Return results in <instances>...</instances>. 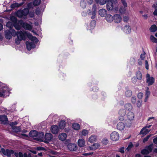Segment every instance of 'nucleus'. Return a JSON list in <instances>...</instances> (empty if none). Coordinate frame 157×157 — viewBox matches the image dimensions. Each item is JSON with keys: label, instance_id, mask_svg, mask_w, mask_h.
I'll return each mask as SVG.
<instances>
[{"label": "nucleus", "instance_id": "f257e3e1", "mask_svg": "<svg viewBox=\"0 0 157 157\" xmlns=\"http://www.w3.org/2000/svg\"><path fill=\"white\" fill-rule=\"evenodd\" d=\"M12 36H17L18 39L20 40L25 39V33L24 32L20 31L16 32L15 31L12 29L6 31L5 37L6 39H10L12 37Z\"/></svg>", "mask_w": 157, "mask_h": 157}, {"label": "nucleus", "instance_id": "f03ea898", "mask_svg": "<svg viewBox=\"0 0 157 157\" xmlns=\"http://www.w3.org/2000/svg\"><path fill=\"white\" fill-rule=\"evenodd\" d=\"M24 33H25V36H26L30 40L33 41L30 42L27 41L26 43L27 49L28 50H30L32 48H35V45L34 42L36 43L37 42L38 40L36 37L33 36L29 33L25 32H24Z\"/></svg>", "mask_w": 157, "mask_h": 157}, {"label": "nucleus", "instance_id": "7ed1b4c3", "mask_svg": "<svg viewBox=\"0 0 157 157\" xmlns=\"http://www.w3.org/2000/svg\"><path fill=\"white\" fill-rule=\"evenodd\" d=\"M118 4L116 0L108 1L106 4V8L109 11H113L117 13L119 9Z\"/></svg>", "mask_w": 157, "mask_h": 157}, {"label": "nucleus", "instance_id": "20e7f679", "mask_svg": "<svg viewBox=\"0 0 157 157\" xmlns=\"http://www.w3.org/2000/svg\"><path fill=\"white\" fill-rule=\"evenodd\" d=\"M6 155L8 157H10L11 155L15 156L16 157H32L30 154L25 153L23 155L21 152L18 153L16 152H14L12 150H6Z\"/></svg>", "mask_w": 157, "mask_h": 157}, {"label": "nucleus", "instance_id": "39448f33", "mask_svg": "<svg viewBox=\"0 0 157 157\" xmlns=\"http://www.w3.org/2000/svg\"><path fill=\"white\" fill-rule=\"evenodd\" d=\"M19 23L25 29L31 31L33 29V26L31 24H29L26 22H23L22 20L19 21Z\"/></svg>", "mask_w": 157, "mask_h": 157}, {"label": "nucleus", "instance_id": "423d86ee", "mask_svg": "<svg viewBox=\"0 0 157 157\" xmlns=\"http://www.w3.org/2000/svg\"><path fill=\"white\" fill-rule=\"evenodd\" d=\"M121 1L123 6L120 7L119 11L121 13H125L127 10V5L125 0H121Z\"/></svg>", "mask_w": 157, "mask_h": 157}, {"label": "nucleus", "instance_id": "0eeeda50", "mask_svg": "<svg viewBox=\"0 0 157 157\" xmlns=\"http://www.w3.org/2000/svg\"><path fill=\"white\" fill-rule=\"evenodd\" d=\"M153 145L151 144L149 146L146 147L144 149L142 150L141 153L143 154H147L151 152L153 148Z\"/></svg>", "mask_w": 157, "mask_h": 157}, {"label": "nucleus", "instance_id": "6e6552de", "mask_svg": "<svg viewBox=\"0 0 157 157\" xmlns=\"http://www.w3.org/2000/svg\"><path fill=\"white\" fill-rule=\"evenodd\" d=\"M111 139L113 141L117 140L119 138V135L118 132L114 131L112 132L110 135Z\"/></svg>", "mask_w": 157, "mask_h": 157}, {"label": "nucleus", "instance_id": "1a4fd4ad", "mask_svg": "<svg viewBox=\"0 0 157 157\" xmlns=\"http://www.w3.org/2000/svg\"><path fill=\"white\" fill-rule=\"evenodd\" d=\"M146 82L148 85H152L154 82L155 80L153 77H150V75L147 74L146 76Z\"/></svg>", "mask_w": 157, "mask_h": 157}, {"label": "nucleus", "instance_id": "9d476101", "mask_svg": "<svg viewBox=\"0 0 157 157\" xmlns=\"http://www.w3.org/2000/svg\"><path fill=\"white\" fill-rule=\"evenodd\" d=\"M114 20L116 23H119L122 20V18L120 15L116 14L114 16Z\"/></svg>", "mask_w": 157, "mask_h": 157}, {"label": "nucleus", "instance_id": "9b49d317", "mask_svg": "<svg viewBox=\"0 0 157 157\" xmlns=\"http://www.w3.org/2000/svg\"><path fill=\"white\" fill-rule=\"evenodd\" d=\"M8 92V90L7 88H4L0 90V97H5Z\"/></svg>", "mask_w": 157, "mask_h": 157}, {"label": "nucleus", "instance_id": "f8f14e48", "mask_svg": "<svg viewBox=\"0 0 157 157\" xmlns=\"http://www.w3.org/2000/svg\"><path fill=\"white\" fill-rule=\"evenodd\" d=\"M44 136V133L42 132H38L36 139L40 141L43 140Z\"/></svg>", "mask_w": 157, "mask_h": 157}, {"label": "nucleus", "instance_id": "ddd939ff", "mask_svg": "<svg viewBox=\"0 0 157 157\" xmlns=\"http://www.w3.org/2000/svg\"><path fill=\"white\" fill-rule=\"evenodd\" d=\"M51 131L53 134H57L59 132V128L58 126L56 125H54L52 126L51 128Z\"/></svg>", "mask_w": 157, "mask_h": 157}, {"label": "nucleus", "instance_id": "4468645a", "mask_svg": "<svg viewBox=\"0 0 157 157\" xmlns=\"http://www.w3.org/2000/svg\"><path fill=\"white\" fill-rule=\"evenodd\" d=\"M100 147L99 144L98 143L94 144L93 145L89 147V149L90 150H95L97 149Z\"/></svg>", "mask_w": 157, "mask_h": 157}, {"label": "nucleus", "instance_id": "2eb2a0df", "mask_svg": "<svg viewBox=\"0 0 157 157\" xmlns=\"http://www.w3.org/2000/svg\"><path fill=\"white\" fill-rule=\"evenodd\" d=\"M99 15L101 17H104L107 14V11L104 9H101L98 11Z\"/></svg>", "mask_w": 157, "mask_h": 157}, {"label": "nucleus", "instance_id": "dca6fc26", "mask_svg": "<svg viewBox=\"0 0 157 157\" xmlns=\"http://www.w3.org/2000/svg\"><path fill=\"white\" fill-rule=\"evenodd\" d=\"M105 19L108 22H111L114 20V17L110 14H108L105 17Z\"/></svg>", "mask_w": 157, "mask_h": 157}, {"label": "nucleus", "instance_id": "f3484780", "mask_svg": "<svg viewBox=\"0 0 157 157\" xmlns=\"http://www.w3.org/2000/svg\"><path fill=\"white\" fill-rule=\"evenodd\" d=\"M52 138V134L50 133H46L45 136V139L47 141H50Z\"/></svg>", "mask_w": 157, "mask_h": 157}, {"label": "nucleus", "instance_id": "a211bd4d", "mask_svg": "<svg viewBox=\"0 0 157 157\" xmlns=\"http://www.w3.org/2000/svg\"><path fill=\"white\" fill-rule=\"evenodd\" d=\"M117 129L120 130H123L125 128V126L124 123L120 122L118 123L117 125Z\"/></svg>", "mask_w": 157, "mask_h": 157}, {"label": "nucleus", "instance_id": "6ab92c4d", "mask_svg": "<svg viewBox=\"0 0 157 157\" xmlns=\"http://www.w3.org/2000/svg\"><path fill=\"white\" fill-rule=\"evenodd\" d=\"M150 131L149 129L146 128V127H144L141 130L140 132V134L146 135Z\"/></svg>", "mask_w": 157, "mask_h": 157}, {"label": "nucleus", "instance_id": "aec40b11", "mask_svg": "<svg viewBox=\"0 0 157 157\" xmlns=\"http://www.w3.org/2000/svg\"><path fill=\"white\" fill-rule=\"evenodd\" d=\"M78 145L81 147H83L85 146V141L83 139H79L78 141Z\"/></svg>", "mask_w": 157, "mask_h": 157}, {"label": "nucleus", "instance_id": "412c9836", "mask_svg": "<svg viewBox=\"0 0 157 157\" xmlns=\"http://www.w3.org/2000/svg\"><path fill=\"white\" fill-rule=\"evenodd\" d=\"M38 132L36 130H33L31 131L29 133V136L32 137L36 139V138L37 136Z\"/></svg>", "mask_w": 157, "mask_h": 157}, {"label": "nucleus", "instance_id": "4be33fe9", "mask_svg": "<svg viewBox=\"0 0 157 157\" xmlns=\"http://www.w3.org/2000/svg\"><path fill=\"white\" fill-rule=\"evenodd\" d=\"M67 136V134L65 133H62L59 134V138L60 140L63 141L66 138Z\"/></svg>", "mask_w": 157, "mask_h": 157}, {"label": "nucleus", "instance_id": "5701e85b", "mask_svg": "<svg viewBox=\"0 0 157 157\" xmlns=\"http://www.w3.org/2000/svg\"><path fill=\"white\" fill-rule=\"evenodd\" d=\"M127 116L128 119L130 121L133 120L134 117L133 113L131 112L128 113Z\"/></svg>", "mask_w": 157, "mask_h": 157}, {"label": "nucleus", "instance_id": "b1692460", "mask_svg": "<svg viewBox=\"0 0 157 157\" xmlns=\"http://www.w3.org/2000/svg\"><path fill=\"white\" fill-rule=\"evenodd\" d=\"M126 111L123 109H120L119 111V114L121 116L122 118L121 119H119L121 121L123 120L124 119L123 117L124 116L125 114H126Z\"/></svg>", "mask_w": 157, "mask_h": 157}, {"label": "nucleus", "instance_id": "393cba45", "mask_svg": "<svg viewBox=\"0 0 157 157\" xmlns=\"http://www.w3.org/2000/svg\"><path fill=\"white\" fill-rule=\"evenodd\" d=\"M69 150L71 151H74L76 149V146L75 144H69L68 146Z\"/></svg>", "mask_w": 157, "mask_h": 157}, {"label": "nucleus", "instance_id": "a878e982", "mask_svg": "<svg viewBox=\"0 0 157 157\" xmlns=\"http://www.w3.org/2000/svg\"><path fill=\"white\" fill-rule=\"evenodd\" d=\"M124 31L127 33H129L131 32V28L128 25H125L124 28Z\"/></svg>", "mask_w": 157, "mask_h": 157}, {"label": "nucleus", "instance_id": "bb28decb", "mask_svg": "<svg viewBox=\"0 0 157 157\" xmlns=\"http://www.w3.org/2000/svg\"><path fill=\"white\" fill-rule=\"evenodd\" d=\"M96 5H93V11L92 13V15L91 17V18L92 19H94L95 17V14H96L95 11H96Z\"/></svg>", "mask_w": 157, "mask_h": 157}, {"label": "nucleus", "instance_id": "cd10ccee", "mask_svg": "<svg viewBox=\"0 0 157 157\" xmlns=\"http://www.w3.org/2000/svg\"><path fill=\"white\" fill-rule=\"evenodd\" d=\"M95 1L96 3L102 5L105 4L107 2V0H95Z\"/></svg>", "mask_w": 157, "mask_h": 157}, {"label": "nucleus", "instance_id": "c85d7f7f", "mask_svg": "<svg viewBox=\"0 0 157 157\" xmlns=\"http://www.w3.org/2000/svg\"><path fill=\"white\" fill-rule=\"evenodd\" d=\"M88 131L86 129H83L80 132V135L81 136H86L88 134Z\"/></svg>", "mask_w": 157, "mask_h": 157}, {"label": "nucleus", "instance_id": "c756f323", "mask_svg": "<svg viewBox=\"0 0 157 157\" xmlns=\"http://www.w3.org/2000/svg\"><path fill=\"white\" fill-rule=\"evenodd\" d=\"M65 126V122L64 121H61L59 124V127L60 129H63Z\"/></svg>", "mask_w": 157, "mask_h": 157}, {"label": "nucleus", "instance_id": "7c9ffc66", "mask_svg": "<svg viewBox=\"0 0 157 157\" xmlns=\"http://www.w3.org/2000/svg\"><path fill=\"white\" fill-rule=\"evenodd\" d=\"M96 137L95 136H92L89 138L88 141L90 143H93L96 140Z\"/></svg>", "mask_w": 157, "mask_h": 157}, {"label": "nucleus", "instance_id": "2f4dec72", "mask_svg": "<svg viewBox=\"0 0 157 157\" xmlns=\"http://www.w3.org/2000/svg\"><path fill=\"white\" fill-rule=\"evenodd\" d=\"M21 10L23 16H26L29 13V10L27 8H25Z\"/></svg>", "mask_w": 157, "mask_h": 157}, {"label": "nucleus", "instance_id": "473e14b6", "mask_svg": "<svg viewBox=\"0 0 157 157\" xmlns=\"http://www.w3.org/2000/svg\"><path fill=\"white\" fill-rule=\"evenodd\" d=\"M72 128L75 130H78L80 129V126L79 124L77 123H74L72 124Z\"/></svg>", "mask_w": 157, "mask_h": 157}, {"label": "nucleus", "instance_id": "72a5a7b5", "mask_svg": "<svg viewBox=\"0 0 157 157\" xmlns=\"http://www.w3.org/2000/svg\"><path fill=\"white\" fill-rule=\"evenodd\" d=\"M125 109L127 110H131L132 109V106L130 103H128L124 105Z\"/></svg>", "mask_w": 157, "mask_h": 157}, {"label": "nucleus", "instance_id": "f704fd0d", "mask_svg": "<svg viewBox=\"0 0 157 157\" xmlns=\"http://www.w3.org/2000/svg\"><path fill=\"white\" fill-rule=\"evenodd\" d=\"M17 16L19 18H21L23 16L22 10H19L17 11L16 13Z\"/></svg>", "mask_w": 157, "mask_h": 157}, {"label": "nucleus", "instance_id": "c9c22d12", "mask_svg": "<svg viewBox=\"0 0 157 157\" xmlns=\"http://www.w3.org/2000/svg\"><path fill=\"white\" fill-rule=\"evenodd\" d=\"M22 5V3H15L12 4L11 5V7L12 8H15L16 7H18Z\"/></svg>", "mask_w": 157, "mask_h": 157}, {"label": "nucleus", "instance_id": "e433bc0d", "mask_svg": "<svg viewBox=\"0 0 157 157\" xmlns=\"http://www.w3.org/2000/svg\"><path fill=\"white\" fill-rule=\"evenodd\" d=\"M19 21H17L16 23L14 24L13 26L15 27V28L18 30H20L21 29V26L19 25V24L20 25V23L18 22Z\"/></svg>", "mask_w": 157, "mask_h": 157}, {"label": "nucleus", "instance_id": "4c0bfd02", "mask_svg": "<svg viewBox=\"0 0 157 157\" xmlns=\"http://www.w3.org/2000/svg\"><path fill=\"white\" fill-rule=\"evenodd\" d=\"M7 120V117L6 116L2 115L0 116V121L2 122L6 121Z\"/></svg>", "mask_w": 157, "mask_h": 157}, {"label": "nucleus", "instance_id": "58836bf2", "mask_svg": "<svg viewBox=\"0 0 157 157\" xmlns=\"http://www.w3.org/2000/svg\"><path fill=\"white\" fill-rule=\"evenodd\" d=\"M157 30V27L155 25H152L150 28L151 32H155Z\"/></svg>", "mask_w": 157, "mask_h": 157}, {"label": "nucleus", "instance_id": "ea45409f", "mask_svg": "<svg viewBox=\"0 0 157 157\" xmlns=\"http://www.w3.org/2000/svg\"><path fill=\"white\" fill-rule=\"evenodd\" d=\"M14 25V23L12 22H8L6 24V25L7 27L9 28L10 29H11V28L13 27Z\"/></svg>", "mask_w": 157, "mask_h": 157}, {"label": "nucleus", "instance_id": "a19ab883", "mask_svg": "<svg viewBox=\"0 0 157 157\" xmlns=\"http://www.w3.org/2000/svg\"><path fill=\"white\" fill-rule=\"evenodd\" d=\"M150 38L152 42L155 43H157V39L155 38L153 36H151Z\"/></svg>", "mask_w": 157, "mask_h": 157}, {"label": "nucleus", "instance_id": "79ce46f5", "mask_svg": "<svg viewBox=\"0 0 157 157\" xmlns=\"http://www.w3.org/2000/svg\"><path fill=\"white\" fill-rule=\"evenodd\" d=\"M136 76L137 79L140 80L142 78V75L141 73L139 71L137 72L136 73Z\"/></svg>", "mask_w": 157, "mask_h": 157}, {"label": "nucleus", "instance_id": "37998d69", "mask_svg": "<svg viewBox=\"0 0 157 157\" xmlns=\"http://www.w3.org/2000/svg\"><path fill=\"white\" fill-rule=\"evenodd\" d=\"M41 2L40 0H35L33 2L34 6H37L40 5Z\"/></svg>", "mask_w": 157, "mask_h": 157}, {"label": "nucleus", "instance_id": "c03bdc74", "mask_svg": "<svg viewBox=\"0 0 157 157\" xmlns=\"http://www.w3.org/2000/svg\"><path fill=\"white\" fill-rule=\"evenodd\" d=\"M10 20L12 21L14 24L17 22V19L14 16H12L10 18Z\"/></svg>", "mask_w": 157, "mask_h": 157}, {"label": "nucleus", "instance_id": "a18cd8bd", "mask_svg": "<svg viewBox=\"0 0 157 157\" xmlns=\"http://www.w3.org/2000/svg\"><path fill=\"white\" fill-rule=\"evenodd\" d=\"M125 95L126 97H130L132 95V92L130 90H128L126 91Z\"/></svg>", "mask_w": 157, "mask_h": 157}, {"label": "nucleus", "instance_id": "49530a36", "mask_svg": "<svg viewBox=\"0 0 157 157\" xmlns=\"http://www.w3.org/2000/svg\"><path fill=\"white\" fill-rule=\"evenodd\" d=\"M80 5L82 8H85L86 6V3L84 1L82 0L80 2Z\"/></svg>", "mask_w": 157, "mask_h": 157}, {"label": "nucleus", "instance_id": "de8ad7c7", "mask_svg": "<svg viewBox=\"0 0 157 157\" xmlns=\"http://www.w3.org/2000/svg\"><path fill=\"white\" fill-rule=\"evenodd\" d=\"M150 94V92L148 91H147L146 92V97L145 98V99L144 100V101L145 102L147 101V99L148 98V96Z\"/></svg>", "mask_w": 157, "mask_h": 157}, {"label": "nucleus", "instance_id": "09e8293b", "mask_svg": "<svg viewBox=\"0 0 157 157\" xmlns=\"http://www.w3.org/2000/svg\"><path fill=\"white\" fill-rule=\"evenodd\" d=\"M133 147V144L132 143H130L128 145L126 149L128 151H129Z\"/></svg>", "mask_w": 157, "mask_h": 157}, {"label": "nucleus", "instance_id": "8fccbe9b", "mask_svg": "<svg viewBox=\"0 0 157 157\" xmlns=\"http://www.w3.org/2000/svg\"><path fill=\"white\" fill-rule=\"evenodd\" d=\"M102 143L105 145L107 144L108 142V140L106 138H104L102 141Z\"/></svg>", "mask_w": 157, "mask_h": 157}, {"label": "nucleus", "instance_id": "3c124183", "mask_svg": "<svg viewBox=\"0 0 157 157\" xmlns=\"http://www.w3.org/2000/svg\"><path fill=\"white\" fill-rule=\"evenodd\" d=\"M13 130L16 132H18L20 131V129L19 127H15L13 128Z\"/></svg>", "mask_w": 157, "mask_h": 157}, {"label": "nucleus", "instance_id": "603ef678", "mask_svg": "<svg viewBox=\"0 0 157 157\" xmlns=\"http://www.w3.org/2000/svg\"><path fill=\"white\" fill-rule=\"evenodd\" d=\"M124 147H122L119 150V151L121 153H124Z\"/></svg>", "mask_w": 157, "mask_h": 157}, {"label": "nucleus", "instance_id": "864d4df0", "mask_svg": "<svg viewBox=\"0 0 157 157\" xmlns=\"http://www.w3.org/2000/svg\"><path fill=\"white\" fill-rule=\"evenodd\" d=\"M151 136V135H148L147 136H146L145 138H144L143 140V142L144 143H145L148 140L149 138Z\"/></svg>", "mask_w": 157, "mask_h": 157}, {"label": "nucleus", "instance_id": "5fc2aeb1", "mask_svg": "<svg viewBox=\"0 0 157 157\" xmlns=\"http://www.w3.org/2000/svg\"><path fill=\"white\" fill-rule=\"evenodd\" d=\"M36 13L37 15H40L41 13V11L39 9L37 8L36 10Z\"/></svg>", "mask_w": 157, "mask_h": 157}, {"label": "nucleus", "instance_id": "6e6d98bb", "mask_svg": "<svg viewBox=\"0 0 157 157\" xmlns=\"http://www.w3.org/2000/svg\"><path fill=\"white\" fill-rule=\"evenodd\" d=\"M92 25L91 28H93L95 26V22L94 21H92L90 23V25Z\"/></svg>", "mask_w": 157, "mask_h": 157}, {"label": "nucleus", "instance_id": "4d7b16f0", "mask_svg": "<svg viewBox=\"0 0 157 157\" xmlns=\"http://www.w3.org/2000/svg\"><path fill=\"white\" fill-rule=\"evenodd\" d=\"M143 96V94L142 93H139L138 94V97L139 99H141Z\"/></svg>", "mask_w": 157, "mask_h": 157}, {"label": "nucleus", "instance_id": "13d9d810", "mask_svg": "<svg viewBox=\"0 0 157 157\" xmlns=\"http://www.w3.org/2000/svg\"><path fill=\"white\" fill-rule=\"evenodd\" d=\"M142 101H138L137 103V105L138 107L140 108L141 105Z\"/></svg>", "mask_w": 157, "mask_h": 157}, {"label": "nucleus", "instance_id": "bf43d9fd", "mask_svg": "<svg viewBox=\"0 0 157 157\" xmlns=\"http://www.w3.org/2000/svg\"><path fill=\"white\" fill-rule=\"evenodd\" d=\"M34 15V13L33 12H30L29 13V16L30 17H33Z\"/></svg>", "mask_w": 157, "mask_h": 157}, {"label": "nucleus", "instance_id": "052dcab7", "mask_svg": "<svg viewBox=\"0 0 157 157\" xmlns=\"http://www.w3.org/2000/svg\"><path fill=\"white\" fill-rule=\"evenodd\" d=\"M145 52L143 53L140 55V57L142 60H143L144 58L145 57Z\"/></svg>", "mask_w": 157, "mask_h": 157}, {"label": "nucleus", "instance_id": "680f3d73", "mask_svg": "<svg viewBox=\"0 0 157 157\" xmlns=\"http://www.w3.org/2000/svg\"><path fill=\"white\" fill-rule=\"evenodd\" d=\"M129 20V17L127 16H124L123 18V21H124L127 22Z\"/></svg>", "mask_w": 157, "mask_h": 157}, {"label": "nucleus", "instance_id": "e2e57ef3", "mask_svg": "<svg viewBox=\"0 0 157 157\" xmlns=\"http://www.w3.org/2000/svg\"><path fill=\"white\" fill-rule=\"evenodd\" d=\"M145 67L148 70L149 69V65L148 64V62L147 60H146L145 62Z\"/></svg>", "mask_w": 157, "mask_h": 157}, {"label": "nucleus", "instance_id": "0e129e2a", "mask_svg": "<svg viewBox=\"0 0 157 157\" xmlns=\"http://www.w3.org/2000/svg\"><path fill=\"white\" fill-rule=\"evenodd\" d=\"M0 151L4 155H6V150H5L4 148H2Z\"/></svg>", "mask_w": 157, "mask_h": 157}, {"label": "nucleus", "instance_id": "69168bd1", "mask_svg": "<svg viewBox=\"0 0 157 157\" xmlns=\"http://www.w3.org/2000/svg\"><path fill=\"white\" fill-rule=\"evenodd\" d=\"M131 101L133 103H135L136 101V98L135 97H132V98Z\"/></svg>", "mask_w": 157, "mask_h": 157}, {"label": "nucleus", "instance_id": "338daca9", "mask_svg": "<svg viewBox=\"0 0 157 157\" xmlns=\"http://www.w3.org/2000/svg\"><path fill=\"white\" fill-rule=\"evenodd\" d=\"M36 149L38 151L43 150L44 149V148L41 147H37Z\"/></svg>", "mask_w": 157, "mask_h": 157}, {"label": "nucleus", "instance_id": "774afa93", "mask_svg": "<svg viewBox=\"0 0 157 157\" xmlns=\"http://www.w3.org/2000/svg\"><path fill=\"white\" fill-rule=\"evenodd\" d=\"M132 81L133 83H135L137 81V79L136 77H134L132 78Z\"/></svg>", "mask_w": 157, "mask_h": 157}]
</instances>
